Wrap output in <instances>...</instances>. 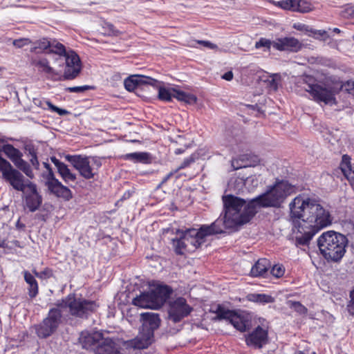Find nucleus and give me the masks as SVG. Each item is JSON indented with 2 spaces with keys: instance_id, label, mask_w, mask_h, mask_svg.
Instances as JSON below:
<instances>
[{
  "instance_id": "a878e982",
  "label": "nucleus",
  "mask_w": 354,
  "mask_h": 354,
  "mask_svg": "<svg viewBox=\"0 0 354 354\" xmlns=\"http://www.w3.org/2000/svg\"><path fill=\"white\" fill-rule=\"evenodd\" d=\"M270 268V263L267 259H260L252 267L250 270L251 276L254 277H262L268 272Z\"/></svg>"
},
{
  "instance_id": "2eb2a0df",
  "label": "nucleus",
  "mask_w": 354,
  "mask_h": 354,
  "mask_svg": "<svg viewBox=\"0 0 354 354\" xmlns=\"http://www.w3.org/2000/svg\"><path fill=\"white\" fill-rule=\"evenodd\" d=\"M274 5L283 10L298 12H308L312 10V4L305 0H281Z\"/></svg>"
},
{
  "instance_id": "4be33fe9",
  "label": "nucleus",
  "mask_w": 354,
  "mask_h": 354,
  "mask_svg": "<svg viewBox=\"0 0 354 354\" xmlns=\"http://www.w3.org/2000/svg\"><path fill=\"white\" fill-rule=\"evenodd\" d=\"M51 160L57 167L58 174L65 183L69 184L71 182L76 181V174L71 171L67 165L55 157L52 158Z\"/></svg>"
},
{
  "instance_id": "69168bd1",
  "label": "nucleus",
  "mask_w": 354,
  "mask_h": 354,
  "mask_svg": "<svg viewBox=\"0 0 354 354\" xmlns=\"http://www.w3.org/2000/svg\"><path fill=\"white\" fill-rule=\"evenodd\" d=\"M7 247L6 240H0V248H5Z\"/></svg>"
},
{
  "instance_id": "c756f323",
  "label": "nucleus",
  "mask_w": 354,
  "mask_h": 354,
  "mask_svg": "<svg viewBox=\"0 0 354 354\" xmlns=\"http://www.w3.org/2000/svg\"><path fill=\"white\" fill-rule=\"evenodd\" d=\"M42 203L40 194H27L25 198L26 207L30 212H34L39 209Z\"/></svg>"
},
{
  "instance_id": "680f3d73",
  "label": "nucleus",
  "mask_w": 354,
  "mask_h": 354,
  "mask_svg": "<svg viewBox=\"0 0 354 354\" xmlns=\"http://www.w3.org/2000/svg\"><path fill=\"white\" fill-rule=\"evenodd\" d=\"M222 78L227 81H230L233 79V73L232 71H227L222 75Z\"/></svg>"
},
{
  "instance_id": "79ce46f5",
  "label": "nucleus",
  "mask_w": 354,
  "mask_h": 354,
  "mask_svg": "<svg viewBox=\"0 0 354 354\" xmlns=\"http://www.w3.org/2000/svg\"><path fill=\"white\" fill-rule=\"evenodd\" d=\"M271 274L276 278H280L285 273V268L282 264H275L271 269Z\"/></svg>"
},
{
  "instance_id": "774afa93",
  "label": "nucleus",
  "mask_w": 354,
  "mask_h": 354,
  "mask_svg": "<svg viewBox=\"0 0 354 354\" xmlns=\"http://www.w3.org/2000/svg\"><path fill=\"white\" fill-rule=\"evenodd\" d=\"M332 31L336 34H339L341 32L340 29H339L338 28H334L333 29H332Z\"/></svg>"
},
{
  "instance_id": "b1692460",
  "label": "nucleus",
  "mask_w": 354,
  "mask_h": 354,
  "mask_svg": "<svg viewBox=\"0 0 354 354\" xmlns=\"http://www.w3.org/2000/svg\"><path fill=\"white\" fill-rule=\"evenodd\" d=\"M339 167L344 176L354 189V165L351 164V158L348 155L342 156Z\"/></svg>"
},
{
  "instance_id": "bb28decb",
  "label": "nucleus",
  "mask_w": 354,
  "mask_h": 354,
  "mask_svg": "<svg viewBox=\"0 0 354 354\" xmlns=\"http://www.w3.org/2000/svg\"><path fill=\"white\" fill-rule=\"evenodd\" d=\"M121 158L124 160H129L134 163L148 164L151 162V156L147 152H133L124 154Z\"/></svg>"
},
{
  "instance_id": "13d9d810",
  "label": "nucleus",
  "mask_w": 354,
  "mask_h": 354,
  "mask_svg": "<svg viewBox=\"0 0 354 354\" xmlns=\"http://www.w3.org/2000/svg\"><path fill=\"white\" fill-rule=\"evenodd\" d=\"M28 178L32 179L34 178V173L30 164L22 169V171Z\"/></svg>"
},
{
  "instance_id": "7ed1b4c3",
  "label": "nucleus",
  "mask_w": 354,
  "mask_h": 354,
  "mask_svg": "<svg viewBox=\"0 0 354 354\" xmlns=\"http://www.w3.org/2000/svg\"><path fill=\"white\" fill-rule=\"evenodd\" d=\"M300 83L309 94L310 98L317 103L336 105V95L342 88V84L335 77L326 76L317 80L312 75H304Z\"/></svg>"
},
{
  "instance_id": "f3484780",
  "label": "nucleus",
  "mask_w": 354,
  "mask_h": 354,
  "mask_svg": "<svg viewBox=\"0 0 354 354\" xmlns=\"http://www.w3.org/2000/svg\"><path fill=\"white\" fill-rule=\"evenodd\" d=\"M272 47L279 51L298 52L302 48L301 43L296 38L285 37L278 38L272 43Z\"/></svg>"
},
{
  "instance_id": "3c124183",
  "label": "nucleus",
  "mask_w": 354,
  "mask_h": 354,
  "mask_svg": "<svg viewBox=\"0 0 354 354\" xmlns=\"http://www.w3.org/2000/svg\"><path fill=\"white\" fill-rule=\"evenodd\" d=\"M279 82V78H278L277 75L272 76L271 80H269L270 88L273 91H277L278 89Z\"/></svg>"
},
{
  "instance_id": "ea45409f",
  "label": "nucleus",
  "mask_w": 354,
  "mask_h": 354,
  "mask_svg": "<svg viewBox=\"0 0 354 354\" xmlns=\"http://www.w3.org/2000/svg\"><path fill=\"white\" fill-rule=\"evenodd\" d=\"M50 52L57 54L60 56H64L68 53L66 50L65 46L60 42H57L55 44H51Z\"/></svg>"
},
{
  "instance_id": "72a5a7b5",
  "label": "nucleus",
  "mask_w": 354,
  "mask_h": 354,
  "mask_svg": "<svg viewBox=\"0 0 354 354\" xmlns=\"http://www.w3.org/2000/svg\"><path fill=\"white\" fill-rule=\"evenodd\" d=\"M230 323L241 332H245L248 329V321L244 319L243 317L238 315L236 312L230 320Z\"/></svg>"
},
{
  "instance_id": "864d4df0",
  "label": "nucleus",
  "mask_w": 354,
  "mask_h": 354,
  "mask_svg": "<svg viewBox=\"0 0 354 354\" xmlns=\"http://www.w3.org/2000/svg\"><path fill=\"white\" fill-rule=\"evenodd\" d=\"M24 149L30 156L37 154V149L32 143L26 144L24 147Z\"/></svg>"
},
{
  "instance_id": "f03ea898",
  "label": "nucleus",
  "mask_w": 354,
  "mask_h": 354,
  "mask_svg": "<svg viewBox=\"0 0 354 354\" xmlns=\"http://www.w3.org/2000/svg\"><path fill=\"white\" fill-rule=\"evenodd\" d=\"M58 308H50L46 318L36 326V333L40 338H46L54 333L62 322V313L59 308H68L71 315L86 319L96 312L99 305L95 301L77 298L73 293L68 294L56 304Z\"/></svg>"
},
{
  "instance_id": "a211bd4d",
  "label": "nucleus",
  "mask_w": 354,
  "mask_h": 354,
  "mask_svg": "<svg viewBox=\"0 0 354 354\" xmlns=\"http://www.w3.org/2000/svg\"><path fill=\"white\" fill-rule=\"evenodd\" d=\"M159 82L157 80L144 75H131L124 82V88L128 91H133L140 85L149 84L157 86Z\"/></svg>"
},
{
  "instance_id": "5fc2aeb1",
  "label": "nucleus",
  "mask_w": 354,
  "mask_h": 354,
  "mask_svg": "<svg viewBox=\"0 0 354 354\" xmlns=\"http://www.w3.org/2000/svg\"><path fill=\"white\" fill-rule=\"evenodd\" d=\"M104 28L107 29L109 35H117L119 32L115 28V26L111 23H105Z\"/></svg>"
},
{
  "instance_id": "9b49d317",
  "label": "nucleus",
  "mask_w": 354,
  "mask_h": 354,
  "mask_svg": "<svg viewBox=\"0 0 354 354\" xmlns=\"http://www.w3.org/2000/svg\"><path fill=\"white\" fill-rule=\"evenodd\" d=\"M192 310L193 308L187 304L186 299L179 297L170 302L168 309V317L174 324H176L188 317Z\"/></svg>"
},
{
  "instance_id": "5701e85b",
  "label": "nucleus",
  "mask_w": 354,
  "mask_h": 354,
  "mask_svg": "<svg viewBox=\"0 0 354 354\" xmlns=\"http://www.w3.org/2000/svg\"><path fill=\"white\" fill-rule=\"evenodd\" d=\"M132 304L142 308L159 309L153 299L151 290L148 292H142L139 296H137L133 299Z\"/></svg>"
},
{
  "instance_id": "37998d69",
  "label": "nucleus",
  "mask_w": 354,
  "mask_h": 354,
  "mask_svg": "<svg viewBox=\"0 0 354 354\" xmlns=\"http://www.w3.org/2000/svg\"><path fill=\"white\" fill-rule=\"evenodd\" d=\"M272 43L270 39L261 37L258 41L255 44V48L259 49L261 47H266L268 50L270 49L271 46H272Z\"/></svg>"
},
{
  "instance_id": "dca6fc26",
  "label": "nucleus",
  "mask_w": 354,
  "mask_h": 354,
  "mask_svg": "<svg viewBox=\"0 0 354 354\" xmlns=\"http://www.w3.org/2000/svg\"><path fill=\"white\" fill-rule=\"evenodd\" d=\"M268 330L258 326L245 337L247 345L261 348L268 342Z\"/></svg>"
},
{
  "instance_id": "a19ab883",
  "label": "nucleus",
  "mask_w": 354,
  "mask_h": 354,
  "mask_svg": "<svg viewBox=\"0 0 354 354\" xmlns=\"http://www.w3.org/2000/svg\"><path fill=\"white\" fill-rule=\"evenodd\" d=\"M290 307L299 315H306L308 309L299 301H290Z\"/></svg>"
},
{
  "instance_id": "4d7b16f0",
  "label": "nucleus",
  "mask_w": 354,
  "mask_h": 354,
  "mask_svg": "<svg viewBox=\"0 0 354 354\" xmlns=\"http://www.w3.org/2000/svg\"><path fill=\"white\" fill-rule=\"evenodd\" d=\"M28 178L32 179L34 178V173L30 164L22 169V171Z\"/></svg>"
},
{
  "instance_id": "e433bc0d",
  "label": "nucleus",
  "mask_w": 354,
  "mask_h": 354,
  "mask_svg": "<svg viewBox=\"0 0 354 354\" xmlns=\"http://www.w3.org/2000/svg\"><path fill=\"white\" fill-rule=\"evenodd\" d=\"M158 97L160 100L164 102H171L172 100L173 92L169 88H166L163 86L158 88Z\"/></svg>"
},
{
  "instance_id": "052dcab7",
  "label": "nucleus",
  "mask_w": 354,
  "mask_h": 354,
  "mask_svg": "<svg viewBox=\"0 0 354 354\" xmlns=\"http://www.w3.org/2000/svg\"><path fill=\"white\" fill-rule=\"evenodd\" d=\"M346 90L352 95H354V81H348L346 84Z\"/></svg>"
},
{
  "instance_id": "cd10ccee",
  "label": "nucleus",
  "mask_w": 354,
  "mask_h": 354,
  "mask_svg": "<svg viewBox=\"0 0 354 354\" xmlns=\"http://www.w3.org/2000/svg\"><path fill=\"white\" fill-rule=\"evenodd\" d=\"M23 274L25 281L28 284V296L31 299L35 298L39 293V285L35 276L27 270L24 271Z\"/></svg>"
},
{
  "instance_id": "f704fd0d",
  "label": "nucleus",
  "mask_w": 354,
  "mask_h": 354,
  "mask_svg": "<svg viewBox=\"0 0 354 354\" xmlns=\"http://www.w3.org/2000/svg\"><path fill=\"white\" fill-rule=\"evenodd\" d=\"M3 152L13 163L19 158L20 156H23L22 153L11 144L7 143Z\"/></svg>"
},
{
  "instance_id": "0e129e2a",
  "label": "nucleus",
  "mask_w": 354,
  "mask_h": 354,
  "mask_svg": "<svg viewBox=\"0 0 354 354\" xmlns=\"http://www.w3.org/2000/svg\"><path fill=\"white\" fill-rule=\"evenodd\" d=\"M347 308L349 313L354 315V304L350 301V304H348Z\"/></svg>"
},
{
  "instance_id": "603ef678",
  "label": "nucleus",
  "mask_w": 354,
  "mask_h": 354,
  "mask_svg": "<svg viewBox=\"0 0 354 354\" xmlns=\"http://www.w3.org/2000/svg\"><path fill=\"white\" fill-rule=\"evenodd\" d=\"M195 160V158L193 156H190L187 158H185L183 162L181 163V165L178 167L176 171L185 169L190 165L191 163L194 162Z\"/></svg>"
},
{
  "instance_id": "2f4dec72",
  "label": "nucleus",
  "mask_w": 354,
  "mask_h": 354,
  "mask_svg": "<svg viewBox=\"0 0 354 354\" xmlns=\"http://www.w3.org/2000/svg\"><path fill=\"white\" fill-rule=\"evenodd\" d=\"M213 313L216 315V317L213 318L214 321L227 320L230 322L235 311L225 308L222 305L218 304Z\"/></svg>"
},
{
  "instance_id": "bf43d9fd",
  "label": "nucleus",
  "mask_w": 354,
  "mask_h": 354,
  "mask_svg": "<svg viewBox=\"0 0 354 354\" xmlns=\"http://www.w3.org/2000/svg\"><path fill=\"white\" fill-rule=\"evenodd\" d=\"M30 156L31 158L30 159V162L31 165L35 169H38L39 167V162L38 160L37 154H35Z\"/></svg>"
},
{
  "instance_id": "6e6552de",
  "label": "nucleus",
  "mask_w": 354,
  "mask_h": 354,
  "mask_svg": "<svg viewBox=\"0 0 354 354\" xmlns=\"http://www.w3.org/2000/svg\"><path fill=\"white\" fill-rule=\"evenodd\" d=\"M66 161L79 172L80 175L86 180L93 178L102 166L101 160L97 156H87L82 154L65 156Z\"/></svg>"
},
{
  "instance_id": "20e7f679",
  "label": "nucleus",
  "mask_w": 354,
  "mask_h": 354,
  "mask_svg": "<svg viewBox=\"0 0 354 354\" xmlns=\"http://www.w3.org/2000/svg\"><path fill=\"white\" fill-rule=\"evenodd\" d=\"M224 216L230 226H240L250 222L257 213L254 198L248 203L238 196L228 194L223 196Z\"/></svg>"
},
{
  "instance_id": "a18cd8bd",
  "label": "nucleus",
  "mask_w": 354,
  "mask_h": 354,
  "mask_svg": "<svg viewBox=\"0 0 354 354\" xmlns=\"http://www.w3.org/2000/svg\"><path fill=\"white\" fill-rule=\"evenodd\" d=\"M91 88H92L91 86L84 85L81 86L67 87L65 88V91L70 93H83L86 91L90 90Z\"/></svg>"
},
{
  "instance_id": "c9c22d12",
  "label": "nucleus",
  "mask_w": 354,
  "mask_h": 354,
  "mask_svg": "<svg viewBox=\"0 0 354 354\" xmlns=\"http://www.w3.org/2000/svg\"><path fill=\"white\" fill-rule=\"evenodd\" d=\"M50 41L48 39L43 38L35 42V46L30 48V51L33 53H41L50 48Z\"/></svg>"
},
{
  "instance_id": "7c9ffc66",
  "label": "nucleus",
  "mask_w": 354,
  "mask_h": 354,
  "mask_svg": "<svg viewBox=\"0 0 354 354\" xmlns=\"http://www.w3.org/2000/svg\"><path fill=\"white\" fill-rule=\"evenodd\" d=\"M245 298L248 301L263 305L274 301V298L271 295L265 293H250Z\"/></svg>"
},
{
  "instance_id": "4468645a",
  "label": "nucleus",
  "mask_w": 354,
  "mask_h": 354,
  "mask_svg": "<svg viewBox=\"0 0 354 354\" xmlns=\"http://www.w3.org/2000/svg\"><path fill=\"white\" fill-rule=\"evenodd\" d=\"M227 221V218L223 216V218H218L210 225H202L199 230L206 240L207 236L223 234L225 232V230L236 227V226H230Z\"/></svg>"
},
{
  "instance_id": "58836bf2",
  "label": "nucleus",
  "mask_w": 354,
  "mask_h": 354,
  "mask_svg": "<svg viewBox=\"0 0 354 354\" xmlns=\"http://www.w3.org/2000/svg\"><path fill=\"white\" fill-rule=\"evenodd\" d=\"M35 277L41 279H50L53 277V271L50 268H45L42 271L37 272L36 270H32Z\"/></svg>"
},
{
  "instance_id": "412c9836",
  "label": "nucleus",
  "mask_w": 354,
  "mask_h": 354,
  "mask_svg": "<svg viewBox=\"0 0 354 354\" xmlns=\"http://www.w3.org/2000/svg\"><path fill=\"white\" fill-rule=\"evenodd\" d=\"M49 193L54 196L62 198L64 201H69L73 198L72 191L66 186L64 185L59 180L51 183L47 186Z\"/></svg>"
},
{
  "instance_id": "e2e57ef3",
  "label": "nucleus",
  "mask_w": 354,
  "mask_h": 354,
  "mask_svg": "<svg viewBox=\"0 0 354 354\" xmlns=\"http://www.w3.org/2000/svg\"><path fill=\"white\" fill-rule=\"evenodd\" d=\"M6 145V140L3 138H0V153L3 151Z\"/></svg>"
},
{
  "instance_id": "39448f33",
  "label": "nucleus",
  "mask_w": 354,
  "mask_h": 354,
  "mask_svg": "<svg viewBox=\"0 0 354 354\" xmlns=\"http://www.w3.org/2000/svg\"><path fill=\"white\" fill-rule=\"evenodd\" d=\"M348 239L344 234L328 230L317 239V245L322 256L333 262L339 261L345 254Z\"/></svg>"
},
{
  "instance_id": "09e8293b",
  "label": "nucleus",
  "mask_w": 354,
  "mask_h": 354,
  "mask_svg": "<svg viewBox=\"0 0 354 354\" xmlns=\"http://www.w3.org/2000/svg\"><path fill=\"white\" fill-rule=\"evenodd\" d=\"M15 167L17 168L18 171H22L25 167H26L29 163L24 160L22 158V156H20L15 162L13 163Z\"/></svg>"
},
{
  "instance_id": "f257e3e1",
  "label": "nucleus",
  "mask_w": 354,
  "mask_h": 354,
  "mask_svg": "<svg viewBox=\"0 0 354 354\" xmlns=\"http://www.w3.org/2000/svg\"><path fill=\"white\" fill-rule=\"evenodd\" d=\"M289 209L297 247L308 246L316 234L332 223L330 212L308 195L297 196L290 203Z\"/></svg>"
},
{
  "instance_id": "423d86ee",
  "label": "nucleus",
  "mask_w": 354,
  "mask_h": 354,
  "mask_svg": "<svg viewBox=\"0 0 354 354\" xmlns=\"http://www.w3.org/2000/svg\"><path fill=\"white\" fill-rule=\"evenodd\" d=\"M293 192V186L288 181H276L265 193L254 198L257 209L270 207H279Z\"/></svg>"
},
{
  "instance_id": "f8f14e48",
  "label": "nucleus",
  "mask_w": 354,
  "mask_h": 354,
  "mask_svg": "<svg viewBox=\"0 0 354 354\" xmlns=\"http://www.w3.org/2000/svg\"><path fill=\"white\" fill-rule=\"evenodd\" d=\"M65 57L66 68L63 75L60 74V81L75 79L82 71V63L79 55L73 50L68 51Z\"/></svg>"
},
{
  "instance_id": "393cba45",
  "label": "nucleus",
  "mask_w": 354,
  "mask_h": 354,
  "mask_svg": "<svg viewBox=\"0 0 354 354\" xmlns=\"http://www.w3.org/2000/svg\"><path fill=\"white\" fill-rule=\"evenodd\" d=\"M95 354H121L111 338H105L96 348Z\"/></svg>"
},
{
  "instance_id": "0eeeda50",
  "label": "nucleus",
  "mask_w": 354,
  "mask_h": 354,
  "mask_svg": "<svg viewBox=\"0 0 354 354\" xmlns=\"http://www.w3.org/2000/svg\"><path fill=\"white\" fill-rule=\"evenodd\" d=\"M140 315L142 326L139 335L127 342V346L135 349H144L150 346L154 342V331L160 324L158 314L144 313Z\"/></svg>"
},
{
  "instance_id": "4c0bfd02",
  "label": "nucleus",
  "mask_w": 354,
  "mask_h": 354,
  "mask_svg": "<svg viewBox=\"0 0 354 354\" xmlns=\"http://www.w3.org/2000/svg\"><path fill=\"white\" fill-rule=\"evenodd\" d=\"M45 167L48 169L47 174L44 176L46 180L45 185L47 187L51 183H56L59 180L55 178V174L48 163H44Z\"/></svg>"
},
{
  "instance_id": "8fccbe9b",
  "label": "nucleus",
  "mask_w": 354,
  "mask_h": 354,
  "mask_svg": "<svg viewBox=\"0 0 354 354\" xmlns=\"http://www.w3.org/2000/svg\"><path fill=\"white\" fill-rule=\"evenodd\" d=\"M196 42L197 44H201L205 47H207L212 50H217L218 46L215 44L212 43L209 41H205V40H196Z\"/></svg>"
},
{
  "instance_id": "473e14b6",
  "label": "nucleus",
  "mask_w": 354,
  "mask_h": 354,
  "mask_svg": "<svg viewBox=\"0 0 354 354\" xmlns=\"http://www.w3.org/2000/svg\"><path fill=\"white\" fill-rule=\"evenodd\" d=\"M34 104L44 108V104H46L48 108L53 112L58 113L59 115H66L68 112L66 109H60L51 103L49 100H42L39 98L33 99Z\"/></svg>"
},
{
  "instance_id": "ddd939ff",
  "label": "nucleus",
  "mask_w": 354,
  "mask_h": 354,
  "mask_svg": "<svg viewBox=\"0 0 354 354\" xmlns=\"http://www.w3.org/2000/svg\"><path fill=\"white\" fill-rule=\"evenodd\" d=\"M151 291L158 308H162L174 292L173 288L160 281L151 283Z\"/></svg>"
},
{
  "instance_id": "c03bdc74",
  "label": "nucleus",
  "mask_w": 354,
  "mask_h": 354,
  "mask_svg": "<svg viewBox=\"0 0 354 354\" xmlns=\"http://www.w3.org/2000/svg\"><path fill=\"white\" fill-rule=\"evenodd\" d=\"M32 43V41L28 38H20L14 39L12 44L14 46L18 48H21L25 46H27Z\"/></svg>"
},
{
  "instance_id": "49530a36",
  "label": "nucleus",
  "mask_w": 354,
  "mask_h": 354,
  "mask_svg": "<svg viewBox=\"0 0 354 354\" xmlns=\"http://www.w3.org/2000/svg\"><path fill=\"white\" fill-rule=\"evenodd\" d=\"M311 32L314 35L315 39H322L324 41L327 40L329 38V35L327 31L324 30H314Z\"/></svg>"
},
{
  "instance_id": "de8ad7c7",
  "label": "nucleus",
  "mask_w": 354,
  "mask_h": 354,
  "mask_svg": "<svg viewBox=\"0 0 354 354\" xmlns=\"http://www.w3.org/2000/svg\"><path fill=\"white\" fill-rule=\"evenodd\" d=\"M173 97L178 100V101L184 102L185 100L186 92L178 90L176 88H172Z\"/></svg>"
},
{
  "instance_id": "338daca9",
  "label": "nucleus",
  "mask_w": 354,
  "mask_h": 354,
  "mask_svg": "<svg viewBox=\"0 0 354 354\" xmlns=\"http://www.w3.org/2000/svg\"><path fill=\"white\" fill-rule=\"evenodd\" d=\"M351 302L354 304V289L350 293Z\"/></svg>"
},
{
  "instance_id": "6e6d98bb",
  "label": "nucleus",
  "mask_w": 354,
  "mask_h": 354,
  "mask_svg": "<svg viewBox=\"0 0 354 354\" xmlns=\"http://www.w3.org/2000/svg\"><path fill=\"white\" fill-rule=\"evenodd\" d=\"M185 102L188 104H195L197 102V97L195 95L186 93Z\"/></svg>"
},
{
  "instance_id": "aec40b11",
  "label": "nucleus",
  "mask_w": 354,
  "mask_h": 354,
  "mask_svg": "<svg viewBox=\"0 0 354 354\" xmlns=\"http://www.w3.org/2000/svg\"><path fill=\"white\" fill-rule=\"evenodd\" d=\"M31 64L36 67L39 72L46 75L47 78L53 81H60V73L55 71L46 58L32 59Z\"/></svg>"
},
{
  "instance_id": "1a4fd4ad",
  "label": "nucleus",
  "mask_w": 354,
  "mask_h": 354,
  "mask_svg": "<svg viewBox=\"0 0 354 354\" xmlns=\"http://www.w3.org/2000/svg\"><path fill=\"white\" fill-rule=\"evenodd\" d=\"M0 171L2 174L3 178L9 183L15 190L24 192L25 189L28 187L31 192L30 194H39L36 185L30 181L26 183L23 174L2 157H0Z\"/></svg>"
},
{
  "instance_id": "9d476101",
  "label": "nucleus",
  "mask_w": 354,
  "mask_h": 354,
  "mask_svg": "<svg viewBox=\"0 0 354 354\" xmlns=\"http://www.w3.org/2000/svg\"><path fill=\"white\" fill-rule=\"evenodd\" d=\"M175 252L183 255L196 251L205 242V239L199 229H187L184 231L179 239H174Z\"/></svg>"
},
{
  "instance_id": "6ab92c4d",
  "label": "nucleus",
  "mask_w": 354,
  "mask_h": 354,
  "mask_svg": "<svg viewBox=\"0 0 354 354\" xmlns=\"http://www.w3.org/2000/svg\"><path fill=\"white\" fill-rule=\"evenodd\" d=\"M104 339L102 333L97 331L88 333L86 331L81 333L79 339L84 348L94 350L95 352L98 345L101 344Z\"/></svg>"
},
{
  "instance_id": "c85d7f7f",
  "label": "nucleus",
  "mask_w": 354,
  "mask_h": 354,
  "mask_svg": "<svg viewBox=\"0 0 354 354\" xmlns=\"http://www.w3.org/2000/svg\"><path fill=\"white\" fill-rule=\"evenodd\" d=\"M237 162H241L236 169L241 167H255L260 162V158L253 153L242 154L239 157Z\"/></svg>"
}]
</instances>
